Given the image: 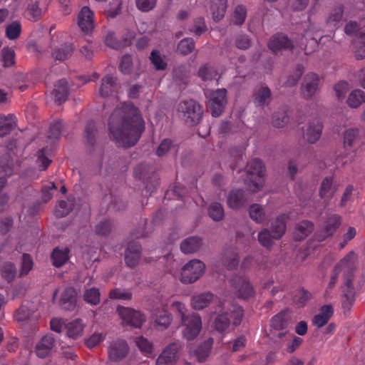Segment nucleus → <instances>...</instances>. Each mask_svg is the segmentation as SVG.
Segmentation results:
<instances>
[{
  "label": "nucleus",
  "instance_id": "38",
  "mask_svg": "<svg viewBox=\"0 0 365 365\" xmlns=\"http://www.w3.org/2000/svg\"><path fill=\"white\" fill-rule=\"evenodd\" d=\"M68 248H55L51 254L53 264L56 267H62L68 260Z\"/></svg>",
  "mask_w": 365,
  "mask_h": 365
},
{
  "label": "nucleus",
  "instance_id": "22",
  "mask_svg": "<svg viewBox=\"0 0 365 365\" xmlns=\"http://www.w3.org/2000/svg\"><path fill=\"white\" fill-rule=\"evenodd\" d=\"M78 24L84 32H90L94 27L93 14L88 6L82 8L78 18Z\"/></svg>",
  "mask_w": 365,
  "mask_h": 365
},
{
  "label": "nucleus",
  "instance_id": "63",
  "mask_svg": "<svg viewBox=\"0 0 365 365\" xmlns=\"http://www.w3.org/2000/svg\"><path fill=\"white\" fill-rule=\"evenodd\" d=\"M304 73V68L301 65L297 66L293 74L290 75L287 81L286 85L288 86H295L300 77L302 76V73Z\"/></svg>",
  "mask_w": 365,
  "mask_h": 365
},
{
  "label": "nucleus",
  "instance_id": "53",
  "mask_svg": "<svg viewBox=\"0 0 365 365\" xmlns=\"http://www.w3.org/2000/svg\"><path fill=\"white\" fill-rule=\"evenodd\" d=\"M16 269L13 263L6 262L4 264L2 270L1 276L8 282H11L16 277Z\"/></svg>",
  "mask_w": 365,
  "mask_h": 365
},
{
  "label": "nucleus",
  "instance_id": "51",
  "mask_svg": "<svg viewBox=\"0 0 365 365\" xmlns=\"http://www.w3.org/2000/svg\"><path fill=\"white\" fill-rule=\"evenodd\" d=\"M359 130L357 128L347 129L344 135V143L345 147H352L358 140Z\"/></svg>",
  "mask_w": 365,
  "mask_h": 365
},
{
  "label": "nucleus",
  "instance_id": "47",
  "mask_svg": "<svg viewBox=\"0 0 365 365\" xmlns=\"http://www.w3.org/2000/svg\"><path fill=\"white\" fill-rule=\"evenodd\" d=\"M208 215L214 221L222 220L225 216L223 207L219 202L211 203L208 207Z\"/></svg>",
  "mask_w": 365,
  "mask_h": 365
},
{
  "label": "nucleus",
  "instance_id": "2",
  "mask_svg": "<svg viewBox=\"0 0 365 365\" xmlns=\"http://www.w3.org/2000/svg\"><path fill=\"white\" fill-rule=\"evenodd\" d=\"M356 267L355 255L353 252H350L335 266L328 285V288H333L337 282L339 274L342 273L344 284L346 288V290H344L342 305L344 308L348 309H350L354 302L355 292L352 281Z\"/></svg>",
  "mask_w": 365,
  "mask_h": 365
},
{
  "label": "nucleus",
  "instance_id": "16",
  "mask_svg": "<svg viewBox=\"0 0 365 365\" xmlns=\"http://www.w3.org/2000/svg\"><path fill=\"white\" fill-rule=\"evenodd\" d=\"M141 245L137 241L128 242L125 251V262L130 267H135L139 262L141 257Z\"/></svg>",
  "mask_w": 365,
  "mask_h": 365
},
{
  "label": "nucleus",
  "instance_id": "55",
  "mask_svg": "<svg viewBox=\"0 0 365 365\" xmlns=\"http://www.w3.org/2000/svg\"><path fill=\"white\" fill-rule=\"evenodd\" d=\"M4 67H9L14 64V51L10 48H4L1 52Z\"/></svg>",
  "mask_w": 365,
  "mask_h": 365
},
{
  "label": "nucleus",
  "instance_id": "13",
  "mask_svg": "<svg viewBox=\"0 0 365 365\" xmlns=\"http://www.w3.org/2000/svg\"><path fill=\"white\" fill-rule=\"evenodd\" d=\"M319 76L314 73H307L301 86V93L304 98L312 99L319 90Z\"/></svg>",
  "mask_w": 365,
  "mask_h": 365
},
{
  "label": "nucleus",
  "instance_id": "32",
  "mask_svg": "<svg viewBox=\"0 0 365 365\" xmlns=\"http://www.w3.org/2000/svg\"><path fill=\"white\" fill-rule=\"evenodd\" d=\"M46 9V4L43 0H31L28 6V12L33 21L38 20Z\"/></svg>",
  "mask_w": 365,
  "mask_h": 365
},
{
  "label": "nucleus",
  "instance_id": "36",
  "mask_svg": "<svg viewBox=\"0 0 365 365\" xmlns=\"http://www.w3.org/2000/svg\"><path fill=\"white\" fill-rule=\"evenodd\" d=\"M222 263L227 269L236 268L239 263V255L235 250H227L222 257Z\"/></svg>",
  "mask_w": 365,
  "mask_h": 365
},
{
  "label": "nucleus",
  "instance_id": "24",
  "mask_svg": "<svg viewBox=\"0 0 365 365\" xmlns=\"http://www.w3.org/2000/svg\"><path fill=\"white\" fill-rule=\"evenodd\" d=\"M68 82L65 78L61 79L55 83L53 94L57 104L61 105L64 103L68 98Z\"/></svg>",
  "mask_w": 365,
  "mask_h": 365
},
{
  "label": "nucleus",
  "instance_id": "14",
  "mask_svg": "<svg viewBox=\"0 0 365 365\" xmlns=\"http://www.w3.org/2000/svg\"><path fill=\"white\" fill-rule=\"evenodd\" d=\"M119 88L117 78L111 74L103 76L98 88V94L101 98L113 96Z\"/></svg>",
  "mask_w": 365,
  "mask_h": 365
},
{
  "label": "nucleus",
  "instance_id": "59",
  "mask_svg": "<svg viewBox=\"0 0 365 365\" xmlns=\"http://www.w3.org/2000/svg\"><path fill=\"white\" fill-rule=\"evenodd\" d=\"M135 344L142 352L146 354L152 353V343L143 336L137 337L135 339Z\"/></svg>",
  "mask_w": 365,
  "mask_h": 365
},
{
  "label": "nucleus",
  "instance_id": "18",
  "mask_svg": "<svg viewBox=\"0 0 365 365\" xmlns=\"http://www.w3.org/2000/svg\"><path fill=\"white\" fill-rule=\"evenodd\" d=\"M271 100L272 92L267 86H260L253 91L252 101L255 106L264 107L270 103Z\"/></svg>",
  "mask_w": 365,
  "mask_h": 365
},
{
  "label": "nucleus",
  "instance_id": "25",
  "mask_svg": "<svg viewBox=\"0 0 365 365\" xmlns=\"http://www.w3.org/2000/svg\"><path fill=\"white\" fill-rule=\"evenodd\" d=\"M214 299V295L210 292L195 294L192 297V307L195 310H202L208 307Z\"/></svg>",
  "mask_w": 365,
  "mask_h": 365
},
{
  "label": "nucleus",
  "instance_id": "52",
  "mask_svg": "<svg viewBox=\"0 0 365 365\" xmlns=\"http://www.w3.org/2000/svg\"><path fill=\"white\" fill-rule=\"evenodd\" d=\"M21 32V24L16 21L8 25L6 29V35L10 40L18 38Z\"/></svg>",
  "mask_w": 365,
  "mask_h": 365
},
{
  "label": "nucleus",
  "instance_id": "28",
  "mask_svg": "<svg viewBox=\"0 0 365 365\" xmlns=\"http://www.w3.org/2000/svg\"><path fill=\"white\" fill-rule=\"evenodd\" d=\"M197 76L203 81H211L218 79L219 73L213 65L210 63H205L199 67Z\"/></svg>",
  "mask_w": 365,
  "mask_h": 365
},
{
  "label": "nucleus",
  "instance_id": "21",
  "mask_svg": "<svg viewBox=\"0 0 365 365\" xmlns=\"http://www.w3.org/2000/svg\"><path fill=\"white\" fill-rule=\"evenodd\" d=\"M55 344V339L52 334H47L41 338L36 345V353L39 358L48 356Z\"/></svg>",
  "mask_w": 365,
  "mask_h": 365
},
{
  "label": "nucleus",
  "instance_id": "7",
  "mask_svg": "<svg viewBox=\"0 0 365 365\" xmlns=\"http://www.w3.org/2000/svg\"><path fill=\"white\" fill-rule=\"evenodd\" d=\"M205 265L199 259H192L184 265L181 272V281L185 284L193 283L204 273Z\"/></svg>",
  "mask_w": 365,
  "mask_h": 365
},
{
  "label": "nucleus",
  "instance_id": "40",
  "mask_svg": "<svg viewBox=\"0 0 365 365\" xmlns=\"http://www.w3.org/2000/svg\"><path fill=\"white\" fill-rule=\"evenodd\" d=\"M346 103L350 108H359L365 103V93L360 89L352 91L347 98Z\"/></svg>",
  "mask_w": 365,
  "mask_h": 365
},
{
  "label": "nucleus",
  "instance_id": "4",
  "mask_svg": "<svg viewBox=\"0 0 365 365\" xmlns=\"http://www.w3.org/2000/svg\"><path fill=\"white\" fill-rule=\"evenodd\" d=\"M289 216L282 214L271 223L270 230L264 228L258 233V241L260 245L270 249L274 241L282 238L286 232V224Z\"/></svg>",
  "mask_w": 365,
  "mask_h": 365
},
{
  "label": "nucleus",
  "instance_id": "57",
  "mask_svg": "<svg viewBox=\"0 0 365 365\" xmlns=\"http://www.w3.org/2000/svg\"><path fill=\"white\" fill-rule=\"evenodd\" d=\"M289 120V116L285 112H277L272 116V124L275 127L282 128L288 123Z\"/></svg>",
  "mask_w": 365,
  "mask_h": 365
},
{
  "label": "nucleus",
  "instance_id": "19",
  "mask_svg": "<svg viewBox=\"0 0 365 365\" xmlns=\"http://www.w3.org/2000/svg\"><path fill=\"white\" fill-rule=\"evenodd\" d=\"M341 224L340 217L337 215H330L325 222L324 227L318 234L319 240L322 241L331 236Z\"/></svg>",
  "mask_w": 365,
  "mask_h": 365
},
{
  "label": "nucleus",
  "instance_id": "1",
  "mask_svg": "<svg viewBox=\"0 0 365 365\" xmlns=\"http://www.w3.org/2000/svg\"><path fill=\"white\" fill-rule=\"evenodd\" d=\"M108 125L113 139L123 147L134 145L144 130L143 120L138 115L136 108L127 103L115 108L110 115Z\"/></svg>",
  "mask_w": 365,
  "mask_h": 365
},
{
  "label": "nucleus",
  "instance_id": "5",
  "mask_svg": "<svg viewBox=\"0 0 365 365\" xmlns=\"http://www.w3.org/2000/svg\"><path fill=\"white\" fill-rule=\"evenodd\" d=\"M178 117L189 125L197 124L202 119L201 106L192 99L180 101L176 107Z\"/></svg>",
  "mask_w": 365,
  "mask_h": 365
},
{
  "label": "nucleus",
  "instance_id": "10",
  "mask_svg": "<svg viewBox=\"0 0 365 365\" xmlns=\"http://www.w3.org/2000/svg\"><path fill=\"white\" fill-rule=\"evenodd\" d=\"M185 327L182 334L183 337L187 341H191L197 337L202 329V319L197 314H190L185 321H181Z\"/></svg>",
  "mask_w": 365,
  "mask_h": 365
},
{
  "label": "nucleus",
  "instance_id": "34",
  "mask_svg": "<svg viewBox=\"0 0 365 365\" xmlns=\"http://www.w3.org/2000/svg\"><path fill=\"white\" fill-rule=\"evenodd\" d=\"M83 136L86 146L93 148L96 143L98 137V130L93 121H89L86 123Z\"/></svg>",
  "mask_w": 365,
  "mask_h": 365
},
{
  "label": "nucleus",
  "instance_id": "8",
  "mask_svg": "<svg viewBox=\"0 0 365 365\" xmlns=\"http://www.w3.org/2000/svg\"><path fill=\"white\" fill-rule=\"evenodd\" d=\"M181 344L175 341L168 344L156 359V365H175L180 359Z\"/></svg>",
  "mask_w": 365,
  "mask_h": 365
},
{
  "label": "nucleus",
  "instance_id": "12",
  "mask_svg": "<svg viewBox=\"0 0 365 365\" xmlns=\"http://www.w3.org/2000/svg\"><path fill=\"white\" fill-rule=\"evenodd\" d=\"M323 125L318 119L312 120L302 128V138L308 143H317L322 133Z\"/></svg>",
  "mask_w": 365,
  "mask_h": 365
},
{
  "label": "nucleus",
  "instance_id": "27",
  "mask_svg": "<svg viewBox=\"0 0 365 365\" xmlns=\"http://www.w3.org/2000/svg\"><path fill=\"white\" fill-rule=\"evenodd\" d=\"M334 308L331 304H326L321 307L319 313L314 316L313 324L318 328L324 327L331 317Z\"/></svg>",
  "mask_w": 365,
  "mask_h": 365
},
{
  "label": "nucleus",
  "instance_id": "41",
  "mask_svg": "<svg viewBox=\"0 0 365 365\" xmlns=\"http://www.w3.org/2000/svg\"><path fill=\"white\" fill-rule=\"evenodd\" d=\"M336 190V185H333V180L330 178H326L323 180L319 194L322 198L331 199Z\"/></svg>",
  "mask_w": 365,
  "mask_h": 365
},
{
  "label": "nucleus",
  "instance_id": "43",
  "mask_svg": "<svg viewBox=\"0 0 365 365\" xmlns=\"http://www.w3.org/2000/svg\"><path fill=\"white\" fill-rule=\"evenodd\" d=\"M35 309L28 304H24L16 311L15 317L18 322H26L32 319H36Z\"/></svg>",
  "mask_w": 365,
  "mask_h": 365
},
{
  "label": "nucleus",
  "instance_id": "39",
  "mask_svg": "<svg viewBox=\"0 0 365 365\" xmlns=\"http://www.w3.org/2000/svg\"><path fill=\"white\" fill-rule=\"evenodd\" d=\"M344 7L342 5L334 6L329 12L327 19V24L330 26L336 27L342 21Z\"/></svg>",
  "mask_w": 365,
  "mask_h": 365
},
{
  "label": "nucleus",
  "instance_id": "60",
  "mask_svg": "<svg viewBox=\"0 0 365 365\" xmlns=\"http://www.w3.org/2000/svg\"><path fill=\"white\" fill-rule=\"evenodd\" d=\"M113 223L112 222L109 220H104L102 222H100L96 226V233L98 235H108L113 228Z\"/></svg>",
  "mask_w": 365,
  "mask_h": 365
},
{
  "label": "nucleus",
  "instance_id": "61",
  "mask_svg": "<svg viewBox=\"0 0 365 365\" xmlns=\"http://www.w3.org/2000/svg\"><path fill=\"white\" fill-rule=\"evenodd\" d=\"M349 88V83L346 81H342L337 83L334 88L336 98L339 101L343 100Z\"/></svg>",
  "mask_w": 365,
  "mask_h": 365
},
{
  "label": "nucleus",
  "instance_id": "42",
  "mask_svg": "<svg viewBox=\"0 0 365 365\" xmlns=\"http://www.w3.org/2000/svg\"><path fill=\"white\" fill-rule=\"evenodd\" d=\"M227 0H212L211 10L212 11L213 19L219 21L223 18L225 14Z\"/></svg>",
  "mask_w": 365,
  "mask_h": 365
},
{
  "label": "nucleus",
  "instance_id": "26",
  "mask_svg": "<svg viewBox=\"0 0 365 365\" xmlns=\"http://www.w3.org/2000/svg\"><path fill=\"white\" fill-rule=\"evenodd\" d=\"M247 199L245 195V192L241 189H233L232 190L227 199L228 206L232 209H239L242 207Z\"/></svg>",
  "mask_w": 365,
  "mask_h": 365
},
{
  "label": "nucleus",
  "instance_id": "54",
  "mask_svg": "<svg viewBox=\"0 0 365 365\" xmlns=\"http://www.w3.org/2000/svg\"><path fill=\"white\" fill-rule=\"evenodd\" d=\"M105 43L108 46L116 50L120 49L128 44L127 40H125L123 42L118 41L113 33H108L107 34Z\"/></svg>",
  "mask_w": 365,
  "mask_h": 365
},
{
  "label": "nucleus",
  "instance_id": "29",
  "mask_svg": "<svg viewBox=\"0 0 365 365\" xmlns=\"http://www.w3.org/2000/svg\"><path fill=\"white\" fill-rule=\"evenodd\" d=\"M202 245V240L199 237H189L182 241L180 250L185 254H192L197 252Z\"/></svg>",
  "mask_w": 365,
  "mask_h": 365
},
{
  "label": "nucleus",
  "instance_id": "23",
  "mask_svg": "<svg viewBox=\"0 0 365 365\" xmlns=\"http://www.w3.org/2000/svg\"><path fill=\"white\" fill-rule=\"evenodd\" d=\"M60 306L63 309L73 311L76 307V292L73 287H67L63 292Z\"/></svg>",
  "mask_w": 365,
  "mask_h": 365
},
{
  "label": "nucleus",
  "instance_id": "62",
  "mask_svg": "<svg viewBox=\"0 0 365 365\" xmlns=\"http://www.w3.org/2000/svg\"><path fill=\"white\" fill-rule=\"evenodd\" d=\"M33 267V260L31 257L28 254H24L22 256L21 268L20 271V276L23 277L26 275Z\"/></svg>",
  "mask_w": 365,
  "mask_h": 365
},
{
  "label": "nucleus",
  "instance_id": "33",
  "mask_svg": "<svg viewBox=\"0 0 365 365\" xmlns=\"http://www.w3.org/2000/svg\"><path fill=\"white\" fill-rule=\"evenodd\" d=\"M16 125V120L13 114L0 115V136L3 137L10 133Z\"/></svg>",
  "mask_w": 365,
  "mask_h": 365
},
{
  "label": "nucleus",
  "instance_id": "15",
  "mask_svg": "<svg viewBox=\"0 0 365 365\" xmlns=\"http://www.w3.org/2000/svg\"><path fill=\"white\" fill-rule=\"evenodd\" d=\"M231 284L240 298L246 299L252 297L253 288L245 277L236 276L231 279Z\"/></svg>",
  "mask_w": 365,
  "mask_h": 365
},
{
  "label": "nucleus",
  "instance_id": "49",
  "mask_svg": "<svg viewBox=\"0 0 365 365\" xmlns=\"http://www.w3.org/2000/svg\"><path fill=\"white\" fill-rule=\"evenodd\" d=\"M150 60L155 68L158 71H163L167 67V63L160 51L153 50L150 56Z\"/></svg>",
  "mask_w": 365,
  "mask_h": 365
},
{
  "label": "nucleus",
  "instance_id": "58",
  "mask_svg": "<svg viewBox=\"0 0 365 365\" xmlns=\"http://www.w3.org/2000/svg\"><path fill=\"white\" fill-rule=\"evenodd\" d=\"M71 209L72 205L70 202L61 200L56 207V215L58 217H63L68 215Z\"/></svg>",
  "mask_w": 365,
  "mask_h": 365
},
{
  "label": "nucleus",
  "instance_id": "20",
  "mask_svg": "<svg viewBox=\"0 0 365 365\" xmlns=\"http://www.w3.org/2000/svg\"><path fill=\"white\" fill-rule=\"evenodd\" d=\"M268 46L275 53L283 49H292L293 47L292 41L282 34L273 36L269 40Z\"/></svg>",
  "mask_w": 365,
  "mask_h": 365
},
{
  "label": "nucleus",
  "instance_id": "44",
  "mask_svg": "<svg viewBox=\"0 0 365 365\" xmlns=\"http://www.w3.org/2000/svg\"><path fill=\"white\" fill-rule=\"evenodd\" d=\"M73 48L71 44H65L60 48H55L52 56L55 60L63 61L71 56Z\"/></svg>",
  "mask_w": 365,
  "mask_h": 365
},
{
  "label": "nucleus",
  "instance_id": "50",
  "mask_svg": "<svg viewBox=\"0 0 365 365\" xmlns=\"http://www.w3.org/2000/svg\"><path fill=\"white\" fill-rule=\"evenodd\" d=\"M195 48V41L192 38H185L182 39L177 47L178 51L185 56L190 53Z\"/></svg>",
  "mask_w": 365,
  "mask_h": 365
},
{
  "label": "nucleus",
  "instance_id": "46",
  "mask_svg": "<svg viewBox=\"0 0 365 365\" xmlns=\"http://www.w3.org/2000/svg\"><path fill=\"white\" fill-rule=\"evenodd\" d=\"M249 215L257 223H263L267 220L264 208L259 204H253L250 207Z\"/></svg>",
  "mask_w": 365,
  "mask_h": 365
},
{
  "label": "nucleus",
  "instance_id": "48",
  "mask_svg": "<svg viewBox=\"0 0 365 365\" xmlns=\"http://www.w3.org/2000/svg\"><path fill=\"white\" fill-rule=\"evenodd\" d=\"M213 344L212 339H208L201 344L196 351V356L200 362L205 361L210 354Z\"/></svg>",
  "mask_w": 365,
  "mask_h": 365
},
{
  "label": "nucleus",
  "instance_id": "64",
  "mask_svg": "<svg viewBox=\"0 0 365 365\" xmlns=\"http://www.w3.org/2000/svg\"><path fill=\"white\" fill-rule=\"evenodd\" d=\"M109 297L113 299L130 300L132 297V294L129 291L115 289L110 292Z\"/></svg>",
  "mask_w": 365,
  "mask_h": 365
},
{
  "label": "nucleus",
  "instance_id": "6",
  "mask_svg": "<svg viewBox=\"0 0 365 365\" xmlns=\"http://www.w3.org/2000/svg\"><path fill=\"white\" fill-rule=\"evenodd\" d=\"M264 173V166L261 160L253 159L248 163L247 165V177L245 180L252 192H256L262 187Z\"/></svg>",
  "mask_w": 365,
  "mask_h": 365
},
{
  "label": "nucleus",
  "instance_id": "9",
  "mask_svg": "<svg viewBox=\"0 0 365 365\" xmlns=\"http://www.w3.org/2000/svg\"><path fill=\"white\" fill-rule=\"evenodd\" d=\"M209 98L208 106L212 115L218 117L222 113L227 103V91L225 88L217 89L206 94Z\"/></svg>",
  "mask_w": 365,
  "mask_h": 365
},
{
  "label": "nucleus",
  "instance_id": "11",
  "mask_svg": "<svg viewBox=\"0 0 365 365\" xmlns=\"http://www.w3.org/2000/svg\"><path fill=\"white\" fill-rule=\"evenodd\" d=\"M117 312L124 322L135 328H140L145 321V316L140 312L129 307H118Z\"/></svg>",
  "mask_w": 365,
  "mask_h": 365
},
{
  "label": "nucleus",
  "instance_id": "30",
  "mask_svg": "<svg viewBox=\"0 0 365 365\" xmlns=\"http://www.w3.org/2000/svg\"><path fill=\"white\" fill-rule=\"evenodd\" d=\"M292 322L291 314L289 311H284L272 317L270 322L271 327L276 330H281L287 327Z\"/></svg>",
  "mask_w": 365,
  "mask_h": 365
},
{
  "label": "nucleus",
  "instance_id": "3",
  "mask_svg": "<svg viewBox=\"0 0 365 365\" xmlns=\"http://www.w3.org/2000/svg\"><path fill=\"white\" fill-rule=\"evenodd\" d=\"M214 321L216 330L220 332L225 331L230 324V318L232 319L234 326L240 324L244 316V311L240 306L223 303Z\"/></svg>",
  "mask_w": 365,
  "mask_h": 365
},
{
  "label": "nucleus",
  "instance_id": "35",
  "mask_svg": "<svg viewBox=\"0 0 365 365\" xmlns=\"http://www.w3.org/2000/svg\"><path fill=\"white\" fill-rule=\"evenodd\" d=\"M85 324L81 319H75L66 325V333L68 337L76 339L80 336L84 329Z\"/></svg>",
  "mask_w": 365,
  "mask_h": 365
},
{
  "label": "nucleus",
  "instance_id": "31",
  "mask_svg": "<svg viewBox=\"0 0 365 365\" xmlns=\"http://www.w3.org/2000/svg\"><path fill=\"white\" fill-rule=\"evenodd\" d=\"M92 280V278L89 279V282ZM90 282H88L84 286V291L83 294V300L93 306L98 304L101 302V294L98 288L91 287Z\"/></svg>",
  "mask_w": 365,
  "mask_h": 365
},
{
  "label": "nucleus",
  "instance_id": "17",
  "mask_svg": "<svg viewBox=\"0 0 365 365\" xmlns=\"http://www.w3.org/2000/svg\"><path fill=\"white\" fill-rule=\"evenodd\" d=\"M129 352V346L124 340H117L108 347V356L113 361H120L126 357Z\"/></svg>",
  "mask_w": 365,
  "mask_h": 365
},
{
  "label": "nucleus",
  "instance_id": "56",
  "mask_svg": "<svg viewBox=\"0 0 365 365\" xmlns=\"http://www.w3.org/2000/svg\"><path fill=\"white\" fill-rule=\"evenodd\" d=\"M247 10L245 6L238 5L233 13V21L237 25L242 24L246 19Z\"/></svg>",
  "mask_w": 365,
  "mask_h": 365
},
{
  "label": "nucleus",
  "instance_id": "37",
  "mask_svg": "<svg viewBox=\"0 0 365 365\" xmlns=\"http://www.w3.org/2000/svg\"><path fill=\"white\" fill-rule=\"evenodd\" d=\"M314 230V225L308 220L302 221L296 226L294 237L302 240L307 237Z\"/></svg>",
  "mask_w": 365,
  "mask_h": 365
},
{
  "label": "nucleus",
  "instance_id": "45",
  "mask_svg": "<svg viewBox=\"0 0 365 365\" xmlns=\"http://www.w3.org/2000/svg\"><path fill=\"white\" fill-rule=\"evenodd\" d=\"M171 321V315L165 310H160L155 315V325L158 329L164 330L170 326Z\"/></svg>",
  "mask_w": 365,
  "mask_h": 365
}]
</instances>
